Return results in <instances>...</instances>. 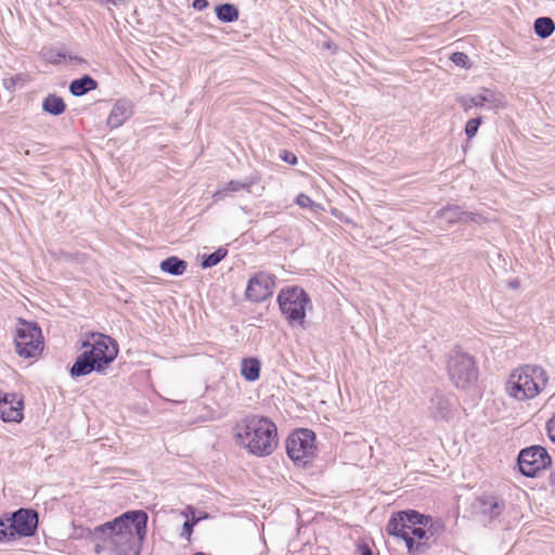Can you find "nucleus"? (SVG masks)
<instances>
[{
  "instance_id": "19",
  "label": "nucleus",
  "mask_w": 555,
  "mask_h": 555,
  "mask_svg": "<svg viewBox=\"0 0 555 555\" xmlns=\"http://www.w3.org/2000/svg\"><path fill=\"white\" fill-rule=\"evenodd\" d=\"M98 81L90 75L85 74L80 78L70 81L68 90L74 96H83L90 91L98 89Z\"/></svg>"
},
{
  "instance_id": "38",
  "label": "nucleus",
  "mask_w": 555,
  "mask_h": 555,
  "mask_svg": "<svg viewBox=\"0 0 555 555\" xmlns=\"http://www.w3.org/2000/svg\"><path fill=\"white\" fill-rule=\"evenodd\" d=\"M130 0H101V3L103 5H115V7H119V5H122V4H126L127 2H129Z\"/></svg>"
},
{
  "instance_id": "24",
  "label": "nucleus",
  "mask_w": 555,
  "mask_h": 555,
  "mask_svg": "<svg viewBox=\"0 0 555 555\" xmlns=\"http://www.w3.org/2000/svg\"><path fill=\"white\" fill-rule=\"evenodd\" d=\"M216 16L223 23H232L238 18V9L232 3H222L215 8Z\"/></svg>"
},
{
  "instance_id": "40",
  "label": "nucleus",
  "mask_w": 555,
  "mask_h": 555,
  "mask_svg": "<svg viewBox=\"0 0 555 555\" xmlns=\"http://www.w3.org/2000/svg\"><path fill=\"white\" fill-rule=\"evenodd\" d=\"M508 286L511 288H517L519 286V281L518 280L509 281Z\"/></svg>"
},
{
  "instance_id": "31",
  "label": "nucleus",
  "mask_w": 555,
  "mask_h": 555,
  "mask_svg": "<svg viewBox=\"0 0 555 555\" xmlns=\"http://www.w3.org/2000/svg\"><path fill=\"white\" fill-rule=\"evenodd\" d=\"M196 522H197V519H195V518H192L191 520L184 521L183 527H182V531L180 533L181 538H183V539L189 541L191 539V535H192V532H193V528H194Z\"/></svg>"
},
{
  "instance_id": "26",
  "label": "nucleus",
  "mask_w": 555,
  "mask_h": 555,
  "mask_svg": "<svg viewBox=\"0 0 555 555\" xmlns=\"http://www.w3.org/2000/svg\"><path fill=\"white\" fill-rule=\"evenodd\" d=\"M228 255V249L220 247L211 254H203L201 256V267L202 269H208L217 266L221 260H223Z\"/></svg>"
},
{
  "instance_id": "41",
  "label": "nucleus",
  "mask_w": 555,
  "mask_h": 555,
  "mask_svg": "<svg viewBox=\"0 0 555 555\" xmlns=\"http://www.w3.org/2000/svg\"><path fill=\"white\" fill-rule=\"evenodd\" d=\"M95 551H96V553H100V545L99 544L95 546Z\"/></svg>"
},
{
  "instance_id": "32",
  "label": "nucleus",
  "mask_w": 555,
  "mask_h": 555,
  "mask_svg": "<svg viewBox=\"0 0 555 555\" xmlns=\"http://www.w3.org/2000/svg\"><path fill=\"white\" fill-rule=\"evenodd\" d=\"M426 526H423V525H416V527H413V529L411 530V537H413V539L415 540L418 539L420 541L421 540H428L429 539V535L427 534V530L425 529Z\"/></svg>"
},
{
  "instance_id": "6",
  "label": "nucleus",
  "mask_w": 555,
  "mask_h": 555,
  "mask_svg": "<svg viewBox=\"0 0 555 555\" xmlns=\"http://www.w3.org/2000/svg\"><path fill=\"white\" fill-rule=\"evenodd\" d=\"M278 304L288 323L301 324L306 318V307L310 304V298L302 288L291 286L280 291Z\"/></svg>"
},
{
  "instance_id": "8",
  "label": "nucleus",
  "mask_w": 555,
  "mask_h": 555,
  "mask_svg": "<svg viewBox=\"0 0 555 555\" xmlns=\"http://www.w3.org/2000/svg\"><path fill=\"white\" fill-rule=\"evenodd\" d=\"M315 435L310 429H298L286 440L287 455L300 466L309 464L315 455Z\"/></svg>"
},
{
  "instance_id": "3",
  "label": "nucleus",
  "mask_w": 555,
  "mask_h": 555,
  "mask_svg": "<svg viewBox=\"0 0 555 555\" xmlns=\"http://www.w3.org/2000/svg\"><path fill=\"white\" fill-rule=\"evenodd\" d=\"M86 350L77 357L70 369L74 377L85 376L91 372H103L118 353L117 345L104 334L93 333L90 340L82 343Z\"/></svg>"
},
{
  "instance_id": "23",
  "label": "nucleus",
  "mask_w": 555,
  "mask_h": 555,
  "mask_svg": "<svg viewBox=\"0 0 555 555\" xmlns=\"http://www.w3.org/2000/svg\"><path fill=\"white\" fill-rule=\"evenodd\" d=\"M42 109L52 116H59L65 112L66 104L61 96L50 93L42 101Z\"/></svg>"
},
{
  "instance_id": "20",
  "label": "nucleus",
  "mask_w": 555,
  "mask_h": 555,
  "mask_svg": "<svg viewBox=\"0 0 555 555\" xmlns=\"http://www.w3.org/2000/svg\"><path fill=\"white\" fill-rule=\"evenodd\" d=\"M159 268L165 273L179 276L186 271L188 262L177 256H170L160 262Z\"/></svg>"
},
{
  "instance_id": "7",
  "label": "nucleus",
  "mask_w": 555,
  "mask_h": 555,
  "mask_svg": "<svg viewBox=\"0 0 555 555\" xmlns=\"http://www.w3.org/2000/svg\"><path fill=\"white\" fill-rule=\"evenodd\" d=\"M14 341L16 352L23 358H35L43 349L41 328L36 322L18 319Z\"/></svg>"
},
{
  "instance_id": "17",
  "label": "nucleus",
  "mask_w": 555,
  "mask_h": 555,
  "mask_svg": "<svg viewBox=\"0 0 555 555\" xmlns=\"http://www.w3.org/2000/svg\"><path fill=\"white\" fill-rule=\"evenodd\" d=\"M133 114L132 104L126 99H119L113 105L106 124L109 128L116 129L122 126Z\"/></svg>"
},
{
  "instance_id": "14",
  "label": "nucleus",
  "mask_w": 555,
  "mask_h": 555,
  "mask_svg": "<svg viewBox=\"0 0 555 555\" xmlns=\"http://www.w3.org/2000/svg\"><path fill=\"white\" fill-rule=\"evenodd\" d=\"M457 102L465 112H468L472 107L500 108L504 106V95L485 88L479 94L474 96H460Z\"/></svg>"
},
{
  "instance_id": "11",
  "label": "nucleus",
  "mask_w": 555,
  "mask_h": 555,
  "mask_svg": "<svg viewBox=\"0 0 555 555\" xmlns=\"http://www.w3.org/2000/svg\"><path fill=\"white\" fill-rule=\"evenodd\" d=\"M5 521L13 541L17 538L31 537L38 528V513L34 509L20 508L11 514L5 513Z\"/></svg>"
},
{
  "instance_id": "30",
  "label": "nucleus",
  "mask_w": 555,
  "mask_h": 555,
  "mask_svg": "<svg viewBox=\"0 0 555 555\" xmlns=\"http://www.w3.org/2000/svg\"><path fill=\"white\" fill-rule=\"evenodd\" d=\"M10 534V528L8 521H5V514L0 517V543L13 541Z\"/></svg>"
},
{
  "instance_id": "13",
  "label": "nucleus",
  "mask_w": 555,
  "mask_h": 555,
  "mask_svg": "<svg viewBox=\"0 0 555 555\" xmlns=\"http://www.w3.org/2000/svg\"><path fill=\"white\" fill-rule=\"evenodd\" d=\"M504 509V501L495 495H481L472 504V513L483 522H491Z\"/></svg>"
},
{
  "instance_id": "10",
  "label": "nucleus",
  "mask_w": 555,
  "mask_h": 555,
  "mask_svg": "<svg viewBox=\"0 0 555 555\" xmlns=\"http://www.w3.org/2000/svg\"><path fill=\"white\" fill-rule=\"evenodd\" d=\"M552 463L545 448L532 446L522 449L518 454V466L520 473L526 477H537L538 474L546 469Z\"/></svg>"
},
{
  "instance_id": "35",
  "label": "nucleus",
  "mask_w": 555,
  "mask_h": 555,
  "mask_svg": "<svg viewBox=\"0 0 555 555\" xmlns=\"http://www.w3.org/2000/svg\"><path fill=\"white\" fill-rule=\"evenodd\" d=\"M546 429H547V434H548L550 439L555 442V414L547 422Z\"/></svg>"
},
{
  "instance_id": "18",
  "label": "nucleus",
  "mask_w": 555,
  "mask_h": 555,
  "mask_svg": "<svg viewBox=\"0 0 555 555\" xmlns=\"http://www.w3.org/2000/svg\"><path fill=\"white\" fill-rule=\"evenodd\" d=\"M429 411L435 420H447L451 412L449 399L439 391L430 398Z\"/></svg>"
},
{
  "instance_id": "1",
  "label": "nucleus",
  "mask_w": 555,
  "mask_h": 555,
  "mask_svg": "<svg viewBox=\"0 0 555 555\" xmlns=\"http://www.w3.org/2000/svg\"><path fill=\"white\" fill-rule=\"evenodd\" d=\"M147 514L144 511H129L94 529L89 530L93 541L103 540L119 555L139 553L146 535Z\"/></svg>"
},
{
  "instance_id": "36",
  "label": "nucleus",
  "mask_w": 555,
  "mask_h": 555,
  "mask_svg": "<svg viewBox=\"0 0 555 555\" xmlns=\"http://www.w3.org/2000/svg\"><path fill=\"white\" fill-rule=\"evenodd\" d=\"M209 5L208 0H193L192 7L196 11H203Z\"/></svg>"
},
{
  "instance_id": "16",
  "label": "nucleus",
  "mask_w": 555,
  "mask_h": 555,
  "mask_svg": "<svg viewBox=\"0 0 555 555\" xmlns=\"http://www.w3.org/2000/svg\"><path fill=\"white\" fill-rule=\"evenodd\" d=\"M437 218L439 222L447 223H455V222H464V223H481L486 220V218L477 212L465 211L457 205H449L441 208L437 212Z\"/></svg>"
},
{
  "instance_id": "2",
  "label": "nucleus",
  "mask_w": 555,
  "mask_h": 555,
  "mask_svg": "<svg viewBox=\"0 0 555 555\" xmlns=\"http://www.w3.org/2000/svg\"><path fill=\"white\" fill-rule=\"evenodd\" d=\"M236 439L256 456H267L278 447L276 425L268 417L248 415L235 426Z\"/></svg>"
},
{
  "instance_id": "12",
  "label": "nucleus",
  "mask_w": 555,
  "mask_h": 555,
  "mask_svg": "<svg viewBox=\"0 0 555 555\" xmlns=\"http://www.w3.org/2000/svg\"><path fill=\"white\" fill-rule=\"evenodd\" d=\"M275 276L259 271L249 278L245 289V298L250 302H262L273 295Z\"/></svg>"
},
{
  "instance_id": "9",
  "label": "nucleus",
  "mask_w": 555,
  "mask_h": 555,
  "mask_svg": "<svg viewBox=\"0 0 555 555\" xmlns=\"http://www.w3.org/2000/svg\"><path fill=\"white\" fill-rule=\"evenodd\" d=\"M448 373L452 383L467 389L477 380L478 372L474 359L463 352L455 351L448 360Z\"/></svg>"
},
{
  "instance_id": "29",
  "label": "nucleus",
  "mask_w": 555,
  "mask_h": 555,
  "mask_svg": "<svg viewBox=\"0 0 555 555\" xmlns=\"http://www.w3.org/2000/svg\"><path fill=\"white\" fill-rule=\"evenodd\" d=\"M295 203L301 208H310L312 210H315L320 207L319 204H315L308 195L304 193L297 195Z\"/></svg>"
},
{
  "instance_id": "33",
  "label": "nucleus",
  "mask_w": 555,
  "mask_h": 555,
  "mask_svg": "<svg viewBox=\"0 0 555 555\" xmlns=\"http://www.w3.org/2000/svg\"><path fill=\"white\" fill-rule=\"evenodd\" d=\"M280 158L289 165H296L298 163L297 156L294 153L286 150L281 152Z\"/></svg>"
},
{
  "instance_id": "22",
  "label": "nucleus",
  "mask_w": 555,
  "mask_h": 555,
  "mask_svg": "<svg viewBox=\"0 0 555 555\" xmlns=\"http://www.w3.org/2000/svg\"><path fill=\"white\" fill-rule=\"evenodd\" d=\"M259 182L258 176H249L245 178L243 181L232 180L227 183L222 191L216 192L215 197H219L222 192H238L245 190L247 192H251V188Z\"/></svg>"
},
{
  "instance_id": "39",
  "label": "nucleus",
  "mask_w": 555,
  "mask_h": 555,
  "mask_svg": "<svg viewBox=\"0 0 555 555\" xmlns=\"http://www.w3.org/2000/svg\"><path fill=\"white\" fill-rule=\"evenodd\" d=\"M66 57L65 53L63 51H57L55 53V56L53 59H50L51 63H59L61 60H64Z\"/></svg>"
},
{
  "instance_id": "37",
  "label": "nucleus",
  "mask_w": 555,
  "mask_h": 555,
  "mask_svg": "<svg viewBox=\"0 0 555 555\" xmlns=\"http://www.w3.org/2000/svg\"><path fill=\"white\" fill-rule=\"evenodd\" d=\"M357 552L359 555H373V552L367 544L359 545Z\"/></svg>"
},
{
  "instance_id": "34",
  "label": "nucleus",
  "mask_w": 555,
  "mask_h": 555,
  "mask_svg": "<svg viewBox=\"0 0 555 555\" xmlns=\"http://www.w3.org/2000/svg\"><path fill=\"white\" fill-rule=\"evenodd\" d=\"M22 80V78L20 76H14V77H11V78H8V79H4L3 81V85L5 87V89L10 90V91H14L15 90V87L16 85Z\"/></svg>"
},
{
  "instance_id": "25",
  "label": "nucleus",
  "mask_w": 555,
  "mask_h": 555,
  "mask_svg": "<svg viewBox=\"0 0 555 555\" xmlns=\"http://www.w3.org/2000/svg\"><path fill=\"white\" fill-rule=\"evenodd\" d=\"M533 28L538 37L545 39L554 33L555 23L551 17L541 16L534 21Z\"/></svg>"
},
{
  "instance_id": "21",
  "label": "nucleus",
  "mask_w": 555,
  "mask_h": 555,
  "mask_svg": "<svg viewBox=\"0 0 555 555\" xmlns=\"http://www.w3.org/2000/svg\"><path fill=\"white\" fill-rule=\"evenodd\" d=\"M261 362L257 358H244L241 362V374L248 382H255L260 376Z\"/></svg>"
},
{
  "instance_id": "15",
  "label": "nucleus",
  "mask_w": 555,
  "mask_h": 555,
  "mask_svg": "<svg viewBox=\"0 0 555 555\" xmlns=\"http://www.w3.org/2000/svg\"><path fill=\"white\" fill-rule=\"evenodd\" d=\"M24 402L15 392H5L0 389V418L3 422L20 423L23 415Z\"/></svg>"
},
{
  "instance_id": "4",
  "label": "nucleus",
  "mask_w": 555,
  "mask_h": 555,
  "mask_svg": "<svg viewBox=\"0 0 555 555\" xmlns=\"http://www.w3.org/2000/svg\"><path fill=\"white\" fill-rule=\"evenodd\" d=\"M546 371L534 364H525L514 369L504 386L508 397L525 401L535 398L547 386Z\"/></svg>"
},
{
  "instance_id": "28",
  "label": "nucleus",
  "mask_w": 555,
  "mask_h": 555,
  "mask_svg": "<svg viewBox=\"0 0 555 555\" xmlns=\"http://www.w3.org/2000/svg\"><path fill=\"white\" fill-rule=\"evenodd\" d=\"M481 117L470 118L469 120H467L465 125V134L468 139H472L476 135L479 126L481 125Z\"/></svg>"
},
{
  "instance_id": "27",
  "label": "nucleus",
  "mask_w": 555,
  "mask_h": 555,
  "mask_svg": "<svg viewBox=\"0 0 555 555\" xmlns=\"http://www.w3.org/2000/svg\"><path fill=\"white\" fill-rule=\"evenodd\" d=\"M450 60L454 65L462 68H469L472 66L468 55L464 52H453L450 56Z\"/></svg>"
},
{
  "instance_id": "5",
  "label": "nucleus",
  "mask_w": 555,
  "mask_h": 555,
  "mask_svg": "<svg viewBox=\"0 0 555 555\" xmlns=\"http://www.w3.org/2000/svg\"><path fill=\"white\" fill-rule=\"evenodd\" d=\"M431 519L428 516L420 514L416 511H402L395 514L387 524L388 534L400 538L405 542L409 553L415 554L423 551L425 543L415 542L411 537V530L416 525L427 526Z\"/></svg>"
}]
</instances>
